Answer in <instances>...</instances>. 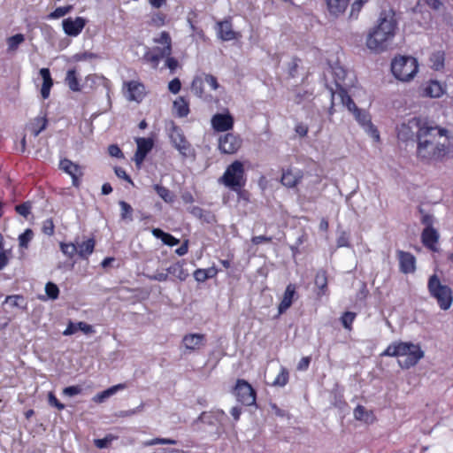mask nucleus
<instances>
[{"label": "nucleus", "instance_id": "obj_24", "mask_svg": "<svg viewBox=\"0 0 453 453\" xmlns=\"http://www.w3.org/2000/svg\"><path fill=\"white\" fill-rule=\"evenodd\" d=\"M296 284L289 283L287 285L282 299L278 305L279 314L286 312L292 305L293 302L298 298Z\"/></svg>", "mask_w": 453, "mask_h": 453}, {"label": "nucleus", "instance_id": "obj_21", "mask_svg": "<svg viewBox=\"0 0 453 453\" xmlns=\"http://www.w3.org/2000/svg\"><path fill=\"white\" fill-rule=\"evenodd\" d=\"M218 37L225 42L237 39L239 33L234 31L231 18L217 22L216 25Z\"/></svg>", "mask_w": 453, "mask_h": 453}, {"label": "nucleus", "instance_id": "obj_40", "mask_svg": "<svg viewBox=\"0 0 453 453\" xmlns=\"http://www.w3.org/2000/svg\"><path fill=\"white\" fill-rule=\"evenodd\" d=\"M154 189L157 194L165 202L171 203L173 202V195L172 192L166 188L159 184L154 185Z\"/></svg>", "mask_w": 453, "mask_h": 453}, {"label": "nucleus", "instance_id": "obj_17", "mask_svg": "<svg viewBox=\"0 0 453 453\" xmlns=\"http://www.w3.org/2000/svg\"><path fill=\"white\" fill-rule=\"evenodd\" d=\"M135 142L137 148L134 156V161L135 165L140 167L144 162L149 152L153 149L154 141L152 138L139 137L136 138Z\"/></svg>", "mask_w": 453, "mask_h": 453}, {"label": "nucleus", "instance_id": "obj_43", "mask_svg": "<svg viewBox=\"0 0 453 453\" xmlns=\"http://www.w3.org/2000/svg\"><path fill=\"white\" fill-rule=\"evenodd\" d=\"M25 41V36L22 34H16L7 39L8 50L11 51L16 50L19 44Z\"/></svg>", "mask_w": 453, "mask_h": 453}, {"label": "nucleus", "instance_id": "obj_38", "mask_svg": "<svg viewBox=\"0 0 453 453\" xmlns=\"http://www.w3.org/2000/svg\"><path fill=\"white\" fill-rule=\"evenodd\" d=\"M357 318V313L353 311H345L342 313V315L340 318V321L342 325V326L348 330L352 331L353 329V323Z\"/></svg>", "mask_w": 453, "mask_h": 453}, {"label": "nucleus", "instance_id": "obj_9", "mask_svg": "<svg viewBox=\"0 0 453 453\" xmlns=\"http://www.w3.org/2000/svg\"><path fill=\"white\" fill-rule=\"evenodd\" d=\"M238 402L246 406L256 404L257 393L252 386L243 379H238L234 388Z\"/></svg>", "mask_w": 453, "mask_h": 453}, {"label": "nucleus", "instance_id": "obj_59", "mask_svg": "<svg viewBox=\"0 0 453 453\" xmlns=\"http://www.w3.org/2000/svg\"><path fill=\"white\" fill-rule=\"evenodd\" d=\"M299 62H300V59L298 58H294L292 59L291 63H289L288 73H289L290 77H295L296 75L297 69L299 66Z\"/></svg>", "mask_w": 453, "mask_h": 453}, {"label": "nucleus", "instance_id": "obj_31", "mask_svg": "<svg viewBox=\"0 0 453 453\" xmlns=\"http://www.w3.org/2000/svg\"><path fill=\"white\" fill-rule=\"evenodd\" d=\"M167 273L180 281H184L188 277V271L184 268L183 263L176 262L171 265L167 269Z\"/></svg>", "mask_w": 453, "mask_h": 453}, {"label": "nucleus", "instance_id": "obj_23", "mask_svg": "<svg viewBox=\"0 0 453 453\" xmlns=\"http://www.w3.org/2000/svg\"><path fill=\"white\" fill-rule=\"evenodd\" d=\"M303 172L300 169L294 171L292 168L282 169L280 183L288 188H293L302 181Z\"/></svg>", "mask_w": 453, "mask_h": 453}, {"label": "nucleus", "instance_id": "obj_34", "mask_svg": "<svg viewBox=\"0 0 453 453\" xmlns=\"http://www.w3.org/2000/svg\"><path fill=\"white\" fill-rule=\"evenodd\" d=\"M173 108L176 111V115L180 118L187 117L189 112V102L183 96L178 97L173 102Z\"/></svg>", "mask_w": 453, "mask_h": 453}, {"label": "nucleus", "instance_id": "obj_61", "mask_svg": "<svg viewBox=\"0 0 453 453\" xmlns=\"http://www.w3.org/2000/svg\"><path fill=\"white\" fill-rule=\"evenodd\" d=\"M311 361V357H302L297 364L296 369L298 371H306L310 366Z\"/></svg>", "mask_w": 453, "mask_h": 453}, {"label": "nucleus", "instance_id": "obj_60", "mask_svg": "<svg viewBox=\"0 0 453 453\" xmlns=\"http://www.w3.org/2000/svg\"><path fill=\"white\" fill-rule=\"evenodd\" d=\"M114 172H115V174L119 178V179H123L125 180L126 181L129 182V183H133V180L131 179V177L127 173L126 170L123 169L122 167H115L114 168Z\"/></svg>", "mask_w": 453, "mask_h": 453}, {"label": "nucleus", "instance_id": "obj_50", "mask_svg": "<svg viewBox=\"0 0 453 453\" xmlns=\"http://www.w3.org/2000/svg\"><path fill=\"white\" fill-rule=\"evenodd\" d=\"M42 232L48 236L54 234L55 225L52 219H47L42 222Z\"/></svg>", "mask_w": 453, "mask_h": 453}, {"label": "nucleus", "instance_id": "obj_57", "mask_svg": "<svg viewBox=\"0 0 453 453\" xmlns=\"http://www.w3.org/2000/svg\"><path fill=\"white\" fill-rule=\"evenodd\" d=\"M181 88V83H180V81L178 79V78H174L173 79L169 84H168V89L173 93V94H177L180 92Z\"/></svg>", "mask_w": 453, "mask_h": 453}, {"label": "nucleus", "instance_id": "obj_62", "mask_svg": "<svg viewBox=\"0 0 453 453\" xmlns=\"http://www.w3.org/2000/svg\"><path fill=\"white\" fill-rule=\"evenodd\" d=\"M194 278L197 282H204L208 280V274H206L204 269H196L194 272Z\"/></svg>", "mask_w": 453, "mask_h": 453}, {"label": "nucleus", "instance_id": "obj_28", "mask_svg": "<svg viewBox=\"0 0 453 453\" xmlns=\"http://www.w3.org/2000/svg\"><path fill=\"white\" fill-rule=\"evenodd\" d=\"M48 120L45 117H36L27 124V129L33 136L36 137L46 128Z\"/></svg>", "mask_w": 453, "mask_h": 453}, {"label": "nucleus", "instance_id": "obj_63", "mask_svg": "<svg viewBox=\"0 0 453 453\" xmlns=\"http://www.w3.org/2000/svg\"><path fill=\"white\" fill-rule=\"evenodd\" d=\"M165 66L169 68L172 73H173L178 67V60L171 57V55L165 57Z\"/></svg>", "mask_w": 453, "mask_h": 453}, {"label": "nucleus", "instance_id": "obj_22", "mask_svg": "<svg viewBox=\"0 0 453 453\" xmlns=\"http://www.w3.org/2000/svg\"><path fill=\"white\" fill-rule=\"evenodd\" d=\"M86 19L82 17L65 19L62 22L64 32L69 36L79 35L86 26Z\"/></svg>", "mask_w": 453, "mask_h": 453}, {"label": "nucleus", "instance_id": "obj_49", "mask_svg": "<svg viewBox=\"0 0 453 453\" xmlns=\"http://www.w3.org/2000/svg\"><path fill=\"white\" fill-rule=\"evenodd\" d=\"M45 292L49 298L55 300L58 297L59 288L53 282H48L45 286Z\"/></svg>", "mask_w": 453, "mask_h": 453}, {"label": "nucleus", "instance_id": "obj_14", "mask_svg": "<svg viewBox=\"0 0 453 453\" xmlns=\"http://www.w3.org/2000/svg\"><path fill=\"white\" fill-rule=\"evenodd\" d=\"M123 91L128 101L141 103L146 96L144 84L138 81H129L123 84Z\"/></svg>", "mask_w": 453, "mask_h": 453}, {"label": "nucleus", "instance_id": "obj_52", "mask_svg": "<svg viewBox=\"0 0 453 453\" xmlns=\"http://www.w3.org/2000/svg\"><path fill=\"white\" fill-rule=\"evenodd\" d=\"M166 15L161 12L152 14L150 24L156 27H162L165 23Z\"/></svg>", "mask_w": 453, "mask_h": 453}, {"label": "nucleus", "instance_id": "obj_2", "mask_svg": "<svg viewBox=\"0 0 453 453\" xmlns=\"http://www.w3.org/2000/svg\"><path fill=\"white\" fill-rule=\"evenodd\" d=\"M397 26L395 12L393 10L382 11L376 25L367 34L366 47L375 53L388 50L393 43Z\"/></svg>", "mask_w": 453, "mask_h": 453}, {"label": "nucleus", "instance_id": "obj_3", "mask_svg": "<svg viewBox=\"0 0 453 453\" xmlns=\"http://www.w3.org/2000/svg\"><path fill=\"white\" fill-rule=\"evenodd\" d=\"M380 357H405L403 360H398V364L403 369H410L424 357V351L418 344H414L411 342L396 341L389 344L380 353Z\"/></svg>", "mask_w": 453, "mask_h": 453}, {"label": "nucleus", "instance_id": "obj_26", "mask_svg": "<svg viewBox=\"0 0 453 453\" xmlns=\"http://www.w3.org/2000/svg\"><path fill=\"white\" fill-rule=\"evenodd\" d=\"M42 84L41 88V95L43 99H47L50 96V89L53 86V80L49 68H42L39 72Z\"/></svg>", "mask_w": 453, "mask_h": 453}, {"label": "nucleus", "instance_id": "obj_5", "mask_svg": "<svg viewBox=\"0 0 453 453\" xmlns=\"http://www.w3.org/2000/svg\"><path fill=\"white\" fill-rule=\"evenodd\" d=\"M427 289L431 297L436 300L438 306L449 310L453 303V290L450 287L441 283L437 274H433L427 281Z\"/></svg>", "mask_w": 453, "mask_h": 453}, {"label": "nucleus", "instance_id": "obj_29", "mask_svg": "<svg viewBox=\"0 0 453 453\" xmlns=\"http://www.w3.org/2000/svg\"><path fill=\"white\" fill-rule=\"evenodd\" d=\"M354 417L357 420L364 421L366 424H372L376 421L373 411L366 410L363 405H357L354 409Z\"/></svg>", "mask_w": 453, "mask_h": 453}, {"label": "nucleus", "instance_id": "obj_56", "mask_svg": "<svg viewBox=\"0 0 453 453\" xmlns=\"http://www.w3.org/2000/svg\"><path fill=\"white\" fill-rule=\"evenodd\" d=\"M203 79H204V81L207 82L211 88L213 89V90H216L219 88V84L218 82V80L215 76L211 75V74H205L203 73Z\"/></svg>", "mask_w": 453, "mask_h": 453}, {"label": "nucleus", "instance_id": "obj_4", "mask_svg": "<svg viewBox=\"0 0 453 453\" xmlns=\"http://www.w3.org/2000/svg\"><path fill=\"white\" fill-rule=\"evenodd\" d=\"M154 42L158 44L148 49L142 56V60L157 69L160 61L172 54V39L168 32L163 31Z\"/></svg>", "mask_w": 453, "mask_h": 453}, {"label": "nucleus", "instance_id": "obj_53", "mask_svg": "<svg viewBox=\"0 0 453 453\" xmlns=\"http://www.w3.org/2000/svg\"><path fill=\"white\" fill-rule=\"evenodd\" d=\"M48 400H49V403L51 405V406H54L56 407L58 411H62L65 409V404L60 403L58 401V399L56 397V395L52 393V392H50L49 395H48Z\"/></svg>", "mask_w": 453, "mask_h": 453}, {"label": "nucleus", "instance_id": "obj_20", "mask_svg": "<svg viewBox=\"0 0 453 453\" xmlns=\"http://www.w3.org/2000/svg\"><path fill=\"white\" fill-rule=\"evenodd\" d=\"M205 343L206 336L203 334H187L182 338V344L188 352L199 350Z\"/></svg>", "mask_w": 453, "mask_h": 453}, {"label": "nucleus", "instance_id": "obj_18", "mask_svg": "<svg viewBox=\"0 0 453 453\" xmlns=\"http://www.w3.org/2000/svg\"><path fill=\"white\" fill-rule=\"evenodd\" d=\"M399 262V270L404 274L413 273L416 271V257L413 254L401 250H396Z\"/></svg>", "mask_w": 453, "mask_h": 453}, {"label": "nucleus", "instance_id": "obj_25", "mask_svg": "<svg viewBox=\"0 0 453 453\" xmlns=\"http://www.w3.org/2000/svg\"><path fill=\"white\" fill-rule=\"evenodd\" d=\"M439 234L432 226H426L421 234V242L423 245L432 251L437 250Z\"/></svg>", "mask_w": 453, "mask_h": 453}, {"label": "nucleus", "instance_id": "obj_44", "mask_svg": "<svg viewBox=\"0 0 453 453\" xmlns=\"http://www.w3.org/2000/svg\"><path fill=\"white\" fill-rule=\"evenodd\" d=\"M34 237V232L32 229H26L19 236V245L22 249H27L28 247L29 242L32 241Z\"/></svg>", "mask_w": 453, "mask_h": 453}, {"label": "nucleus", "instance_id": "obj_54", "mask_svg": "<svg viewBox=\"0 0 453 453\" xmlns=\"http://www.w3.org/2000/svg\"><path fill=\"white\" fill-rule=\"evenodd\" d=\"M108 153L110 156L117 158L124 157V154L117 144H111L108 147Z\"/></svg>", "mask_w": 453, "mask_h": 453}, {"label": "nucleus", "instance_id": "obj_39", "mask_svg": "<svg viewBox=\"0 0 453 453\" xmlns=\"http://www.w3.org/2000/svg\"><path fill=\"white\" fill-rule=\"evenodd\" d=\"M432 68L435 71H440L444 67V52L436 51L430 57Z\"/></svg>", "mask_w": 453, "mask_h": 453}, {"label": "nucleus", "instance_id": "obj_27", "mask_svg": "<svg viewBox=\"0 0 453 453\" xmlns=\"http://www.w3.org/2000/svg\"><path fill=\"white\" fill-rule=\"evenodd\" d=\"M443 93L442 86L437 81H430L423 88V96L431 98L440 97Z\"/></svg>", "mask_w": 453, "mask_h": 453}, {"label": "nucleus", "instance_id": "obj_12", "mask_svg": "<svg viewBox=\"0 0 453 453\" xmlns=\"http://www.w3.org/2000/svg\"><path fill=\"white\" fill-rule=\"evenodd\" d=\"M170 140L173 147L183 156L188 157L191 151V144L178 126L173 125L170 132Z\"/></svg>", "mask_w": 453, "mask_h": 453}, {"label": "nucleus", "instance_id": "obj_48", "mask_svg": "<svg viewBox=\"0 0 453 453\" xmlns=\"http://www.w3.org/2000/svg\"><path fill=\"white\" fill-rule=\"evenodd\" d=\"M61 251L69 258H73L75 253H78L77 247L73 243H60Z\"/></svg>", "mask_w": 453, "mask_h": 453}, {"label": "nucleus", "instance_id": "obj_46", "mask_svg": "<svg viewBox=\"0 0 453 453\" xmlns=\"http://www.w3.org/2000/svg\"><path fill=\"white\" fill-rule=\"evenodd\" d=\"M73 9L72 5L57 7L52 12L50 13L49 18L57 19L68 14Z\"/></svg>", "mask_w": 453, "mask_h": 453}, {"label": "nucleus", "instance_id": "obj_36", "mask_svg": "<svg viewBox=\"0 0 453 453\" xmlns=\"http://www.w3.org/2000/svg\"><path fill=\"white\" fill-rule=\"evenodd\" d=\"M204 79L202 75L195 76L191 82V91L199 98H206L204 92Z\"/></svg>", "mask_w": 453, "mask_h": 453}, {"label": "nucleus", "instance_id": "obj_8", "mask_svg": "<svg viewBox=\"0 0 453 453\" xmlns=\"http://www.w3.org/2000/svg\"><path fill=\"white\" fill-rule=\"evenodd\" d=\"M428 119L422 117H413L408 119L407 122L402 123L397 127V137L398 139L407 142L409 140L417 141V136L419 134V130L423 126H426Z\"/></svg>", "mask_w": 453, "mask_h": 453}, {"label": "nucleus", "instance_id": "obj_30", "mask_svg": "<svg viewBox=\"0 0 453 453\" xmlns=\"http://www.w3.org/2000/svg\"><path fill=\"white\" fill-rule=\"evenodd\" d=\"M96 241L94 238H88L87 241L78 243L77 250L80 257L88 259V256L94 252Z\"/></svg>", "mask_w": 453, "mask_h": 453}, {"label": "nucleus", "instance_id": "obj_55", "mask_svg": "<svg viewBox=\"0 0 453 453\" xmlns=\"http://www.w3.org/2000/svg\"><path fill=\"white\" fill-rule=\"evenodd\" d=\"M82 388L80 386H69L63 389V394L68 396H73L81 394Z\"/></svg>", "mask_w": 453, "mask_h": 453}, {"label": "nucleus", "instance_id": "obj_15", "mask_svg": "<svg viewBox=\"0 0 453 453\" xmlns=\"http://www.w3.org/2000/svg\"><path fill=\"white\" fill-rule=\"evenodd\" d=\"M58 167L61 171L71 176L73 187L79 188L81 186V177L84 173L83 169L80 165L65 157L60 159Z\"/></svg>", "mask_w": 453, "mask_h": 453}, {"label": "nucleus", "instance_id": "obj_6", "mask_svg": "<svg viewBox=\"0 0 453 453\" xmlns=\"http://www.w3.org/2000/svg\"><path fill=\"white\" fill-rule=\"evenodd\" d=\"M393 75L401 81H409L418 71V60L411 56H397L391 62Z\"/></svg>", "mask_w": 453, "mask_h": 453}, {"label": "nucleus", "instance_id": "obj_45", "mask_svg": "<svg viewBox=\"0 0 453 453\" xmlns=\"http://www.w3.org/2000/svg\"><path fill=\"white\" fill-rule=\"evenodd\" d=\"M119 204L121 209V213H120L121 219L133 220L134 210H133L132 206L125 201H119Z\"/></svg>", "mask_w": 453, "mask_h": 453}, {"label": "nucleus", "instance_id": "obj_33", "mask_svg": "<svg viewBox=\"0 0 453 453\" xmlns=\"http://www.w3.org/2000/svg\"><path fill=\"white\" fill-rule=\"evenodd\" d=\"M315 285L319 288L318 296H322L327 293V273L325 270H319L315 276Z\"/></svg>", "mask_w": 453, "mask_h": 453}, {"label": "nucleus", "instance_id": "obj_37", "mask_svg": "<svg viewBox=\"0 0 453 453\" xmlns=\"http://www.w3.org/2000/svg\"><path fill=\"white\" fill-rule=\"evenodd\" d=\"M65 83L69 87V88L73 92H78L81 90L80 81L77 76V73L75 69L68 70L65 76Z\"/></svg>", "mask_w": 453, "mask_h": 453}, {"label": "nucleus", "instance_id": "obj_32", "mask_svg": "<svg viewBox=\"0 0 453 453\" xmlns=\"http://www.w3.org/2000/svg\"><path fill=\"white\" fill-rule=\"evenodd\" d=\"M151 232L156 238L160 239L163 242V243L167 246L173 247L179 244L180 242L179 239H177L169 233L164 232L160 228H153Z\"/></svg>", "mask_w": 453, "mask_h": 453}, {"label": "nucleus", "instance_id": "obj_42", "mask_svg": "<svg viewBox=\"0 0 453 453\" xmlns=\"http://www.w3.org/2000/svg\"><path fill=\"white\" fill-rule=\"evenodd\" d=\"M289 372L287 368L281 367L279 374L276 376L273 382V386L284 387L288 383Z\"/></svg>", "mask_w": 453, "mask_h": 453}, {"label": "nucleus", "instance_id": "obj_51", "mask_svg": "<svg viewBox=\"0 0 453 453\" xmlns=\"http://www.w3.org/2000/svg\"><path fill=\"white\" fill-rule=\"evenodd\" d=\"M177 443V441L170 438H154L150 441L144 442L145 446H152L157 444H169L174 445Z\"/></svg>", "mask_w": 453, "mask_h": 453}, {"label": "nucleus", "instance_id": "obj_16", "mask_svg": "<svg viewBox=\"0 0 453 453\" xmlns=\"http://www.w3.org/2000/svg\"><path fill=\"white\" fill-rule=\"evenodd\" d=\"M211 124L216 132H227L234 127V119L232 114L226 110L225 113H216L211 119Z\"/></svg>", "mask_w": 453, "mask_h": 453}, {"label": "nucleus", "instance_id": "obj_19", "mask_svg": "<svg viewBox=\"0 0 453 453\" xmlns=\"http://www.w3.org/2000/svg\"><path fill=\"white\" fill-rule=\"evenodd\" d=\"M332 73L334 79L336 88L334 89L333 88H329V90L333 98L335 97V96H337L340 98L341 89H347L345 87L348 86V84L345 82V80L348 72L342 66L335 65L332 66Z\"/></svg>", "mask_w": 453, "mask_h": 453}, {"label": "nucleus", "instance_id": "obj_58", "mask_svg": "<svg viewBox=\"0 0 453 453\" xmlns=\"http://www.w3.org/2000/svg\"><path fill=\"white\" fill-rule=\"evenodd\" d=\"M24 301V297L22 296L15 295V296H8L5 298V303H10L12 306H19L20 302Z\"/></svg>", "mask_w": 453, "mask_h": 453}, {"label": "nucleus", "instance_id": "obj_41", "mask_svg": "<svg viewBox=\"0 0 453 453\" xmlns=\"http://www.w3.org/2000/svg\"><path fill=\"white\" fill-rule=\"evenodd\" d=\"M118 436L117 435H114L112 434H106L104 438L102 439H95L94 440V445L97 448V449H107L110 447L111 443L113 441H116L118 440Z\"/></svg>", "mask_w": 453, "mask_h": 453}, {"label": "nucleus", "instance_id": "obj_47", "mask_svg": "<svg viewBox=\"0 0 453 453\" xmlns=\"http://www.w3.org/2000/svg\"><path fill=\"white\" fill-rule=\"evenodd\" d=\"M31 209L32 203L29 201L24 202L15 206L16 212L26 219H27L28 215L31 213Z\"/></svg>", "mask_w": 453, "mask_h": 453}, {"label": "nucleus", "instance_id": "obj_1", "mask_svg": "<svg viewBox=\"0 0 453 453\" xmlns=\"http://www.w3.org/2000/svg\"><path fill=\"white\" fill-rule=\"evenodd\" d=\"M417 157L430 164L441 162L453 155V142L449 131L428 120L417 136Z\"/></svg>", "mask_w": 453, "mask_h": 453}, {"label": "nucleus", "instance_id": "obj_7", "mask_svg": "<svg viewBox=\"0 0 453 453\" xmlns=\"http://www.w3.org/2000/svg\"><path fill=\"white\" fill-rule=\"evenodd\" d=\"M219 181L234 191L241 190L246 184L244 165L240 160H234L226 169Z\"/></svg>", "mask_w": 453, "mask_h": 453}, {"label": "nucleus", "instance_id": "obj_11", "mask_svg": "<svg viewBox=\"0 0 453 453\" xmlns=\"http://www.w3.org/2000/svg\"><path fill=\"white\" fill-rule=\"evenodd\" d=\"M349 1L350 0H326V4L331 13L338 15L345 12ZM368 0H355L351 6L350 16L357 18L364 4Z\"/></svg>", "mask_w": 453, "mask_h": 453}, {"label": "nucleus", "instance_id": "obj_64", "mask_svg": "<svg viewBox=\"0 0 453 453\" xmlns=\"http://www.w3.org/2000/svg\"><path fill=\"white\" fill-rule=\"evenodd\" d=\"M366 131L370 134V135L374 139V141H380V133L375 126L371 122L370 125L365 127Z\"/></svg>", "mask_w": 453, "mask_h": 453}, {"label": "nucleus", "instance_id": "obj_13", "mask_svg": "<svg viewBox=\"0 0 453 453\" xmlns=\"http://www.w3.org/2000/svg\"><path fill=\"white\" fill-rule=\"evenodd\" d=\"M242 139L239 134L226 133L219 139V149L223 154H234L242 147Z\"/></svg>", "mask_w": 453, "mask_h": 453}, {"label": "nucleus", "instance_id": "obj_35", "mask_svg": "<svg viewBox=\"0 0 453 453\" xmlns=\"http://www.w3.org/2000/svg\"><path fill=\"white\" fill-rule=\"evenodd\" d=\"M126 388V384L119 383L117 385H114L112 387H110L109 388L96 394L93 400L96 403H103L106 398L113 395L115 393H117L119 390H122Z\"/></svg>", "mask_w": 453, "mask_h": 453}, {"label": "nucleus", "instance_id": "obj_10", "mask_svg": "<svg viewBox=\"0 0 453 453\" xmlns=\"http://www.w3.org/2000/svg\"><path fill=\"white\" fill-rule=\"evenodd\" d=\"M340 100L341 103L351 112L353 113L356 120L363 127L371 124V118L367 112L359 109L351 96L349 95L347 89H341L340 91Z\"/></svg>", "mask_w": 453, "mask_h": 453}]
</instances>
